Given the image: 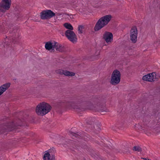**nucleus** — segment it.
I'll return each instance as SVG.
<instances>
[{"mask_svg": "<svg viewBox=\"0 0 160 160\" xmlns=\"http://www.w3.org/2000/svg\"><path fill=\"white\" fill-rule=\"evenodd\" d=\"M88 104L87 100L81 97L68 102H58L55 104L54 107L55 109L58 110L63 108H71L77 111L80 112L84 110L87 108L86 106H88Z\"/></svg>", "mask_w": 160, "mask_h": 160, "instance_id": "obj_1", "label": "nucleus"}, {"mask_svg": "<svg viewBox=\"0 0 160 160\" xmlns=\"http://www.w3.org/2000/svg\"><path fill=\"white\" fill-rule=\"evenodd\" d=\"M10 27L9 38H8L7 37L5 39L4 41L2 42V44L4 47H7V46H10L12 43L14 44L16 42L18 38L19 37L18 33V30L16 27H14L13 28H11L12 27L11 25H9Z\"/></svg>", "mask_w": 160, "mask_h": 160, "instance_id": "obj_2", "label": "nucleus"}, {"mask_svg": "<svg viewBox=\"0 0 160 160\" xmlns=\"http://www.w3.org/2000/svg\"><path fill=\"white\" fill-rule=\"evenodd\" d=\"M22 121L18 119L17 122H10L2 125L0 128V133H2L5 132H9L17 128V126H21L22 124L21 122Z\"/></svg>", "mask_w": 160, "mask_h": 160, "instance_id": "obj_3", "label": "nucleus"}, {"mask_svg": "<svg viewBox=\"0 0 160 160\" xmlns=\"http://www.w3.org/2000/svg\"><path fill=\"white\" fill-rule=\"evenodd\" d=\"M51 109L50 105L47 103L43 102L37 106L36 112L38 115L43 116L49 112Z\"/></svg>", "mask_w": 160, "mask_h": 160, "instance_id": "obj_4", "label": "nucleus"}, {"mask_svg": "<svg viewBox=\"0 0 160 160\" xmlns=\"http://www.w3.org/2000/svg\"><path fill=\"white\" fill-rule=\"evenodd\" d=\"M112 16L110 15H105L100 18L96 24L94 29L95 31L101 29L107 25L111 19Z\"/></svg>", "mask_w": 160, "mask_h": 160, "instance_id": "obj_5", "label": "nucleus"}, {"mask_svg": "<svg viewBox=\"0 0 160 160\" xmlns=\"http://www.w3.org/2000/svg\"><path fill=\"white\" fill-rule=\"evenodd\" d=\"M102 101V98H101L100 97L95 98L94 99V105H93L92 107H90V108L100 111L101 112H107L108 111L104 105H102L100 104H98L99 102L100 103V102Z\"/></svg>", "mask_w": 160, "mask_h": 160, "instance_id": "obj_6", "label": "nucleus"}, {"mask_svg": "<svg viewBox=\"0 0 160 160\" xmlns=\"http://www.w3.org/2000/svg\"><path fill=\"white\" fill-rule=\"evenodd\" d=\"M120 72L117 70H114L112 74L111 83L112 85H116L120 82Z\"/></svg>", "mask_w": 160, "mask_h": 160, "instance_id": "obj_7", "label": "nucleus"}, {"mask_svg": "<svg viewBox=\"0 0 160 160\" xmlns=\"http://www.w3.org/2000/svg\"><path fill=\"white\" fill-rule=\"evenodd\" d=\"M55 14L50 10H43L40 13V17L42 20L50 19L55 16Z\"/></svg>", "mask_w": 160, "mask_h": 160, "instance_id": "obj_8", "label": "nucleus"}, {"mask_svg": "<svg viewBox=\"0 0 160 160\" xmlns=\"http://www.w3.org/2000/svg\"><path fill=\"white\" fill-rule=\"evenodd\" d=\"M11 0H2L0 3V12H4L8 10L11 5Z\"/></svg>", "mask_w": 160, "mask_h": 160, "instance_id": "obj_9", "label": "nucleus"}, {"mask_svg": "<svg viewBox=\"0 0 160 160\" xmlns=\"http://www.w3.org/2000/svg\"><path fill=\"white\" fill-rule=\"evenodd\" d=\"M65 35L68 40L74 43L77 40V38L75 33L70 30H67L65 32Z\"/></svg>", "mask_w": 160, "mask_h": 160, "instance_id": "obj_10", "label": "nucleus"}, {"mask_svg": "<svg viewBox=\"0 0 160 160\" xmlns=\"http://www.w3.org/2000/svg\"><path fill=\"white\" fill-rule=\"evenodd\" d=\"M156 73L153 72L143 76L142 77V79L144 81L153 82L155 81V79H156Z\"/></svg>", "mask_w": 160, "mask_h": 160, "instance_id": "obj_11", "label": "nucleus"}, {"mask_svg": "<svg viewBox=\"0 0 160 160\" xmlns=\"http://www.w3.org/2000/svg\"><path fill=\"white\" fill-rule=\"evenodd\" d=\"M131 40L133 43H135L137 37V30L136 27H133L130 31Z\"/></svg>", "mask_w": 160, "mask_h": 160, "instance_id": "obj_12", "label": "nucleus"}, {"mask_svg": "<svg viewBox=\"0 0 160 160\" xmlns=\"http://www.w3.org/2000/svg\"><path fill=\"white\" fill-rule=\"evenodd\" d=\"M46 152L44 154L43 157V160H55V156L54 155L50 154L51 150H49L46 151Z\"/></svg>", "mask_w": 160, "mask_h": 160, "instance_id": "obj_13", "label": "nucleus"}, {"mask_svg": "<svg viewBox=\"0 0 160 160\" xmlns=\"http://www.w3.org/2000/svg\"><path fill=\"white\" fill-rule=\"evenodd\" d=\"M113 35L112 33L106 32L103 35V38L107 42H111L112 40Z\"/></svg>", "mask_w": 160, "mask_h": 160, "instance_id": "obj_14", "label": "nucleus"}, {"mask_svg": "<svg viewBox=\"0 0 160 160\" xmlns=\"http://www.w3.org/2000/svg\"><path fill=\"white\" fill-rule=\"evenodd\" d=\"M57 73L61 75L64 74L66 76H73L75 74L74 72L61 69L57 70Z\"/></svg>", "mask_w": 160, "mask_h": 160, "instance_id": "obj_15", "label": "nucleus"}, {"mask_svg": "<svg viewBox=\"0 0 160 160\" xmlns=\"http://www.w3.org/2000/svg\"><path fill=\"white\" fill-rule=\"evenodd\" d=\"M68 134L71 136L73 138H80L82 137L83 136L80 132H77V133L73 132H72L69 131Z\"/></svg>", "mask_w": 160, "mask_h": 160, "instance_id": "obj_16", "label": "nucleus"}, {"mask_svg": "<svg viewBox=\"0 0 160 160\" xmlns=\"http://www.w3.org/2000/svg\"><path fill=\"white\" fill-rule=\"evenodd\" d=\"M54 49H55L57 51L62 52L64 51V47L56 42L54 43Z\"/></svg>", "mask_w": 160, "mask_h": 160, "instance_id": "obj_17", "label": "nucleus"}, {"mask_svg": "<svg viewBox=\"0 0 160 160\" xmlns=\"http://www.w3.org/2000/svg\"><path fill=\"white\" fill-rule=\"evenodd\" d=\"M54 43L50 42H47L45 45V48L47 50H54Z\"/></svg>", "mask_w": 160, "mask_h": 160, "instance_id": "obj_18", "label": "nucleus"}, {"mask_svg": "<svg viewBox=\"0 0 160 160\" xmlns=\"http://www.w3.org/2000/svg\"><path fill=\"white\" fill-rule=\"evenodd\" d=\"M10 83H7L3 84L0 86V90L3 93L10 87Z\"/></svg>", "mask_w": 160, "mask_h": 160, "instance_id": "obj_19", "label": "nucleus"}, {"mask_svg": "<svg viewBox=\"0 0 160 160\" xmlns=\"http://www.w3.org/2000/svg\"><path fill=\"white\" fill-rule=\"evenodd\" d=\"M79 143L78 142H71V146L73 148H75L76 149H78V147H79L78 145H79Z\"/></svg>", "mask_w": 160, "mask_h": 160, "instance_id": "obj_20", "label": "nucleus"}, {"mask_svg": "<svg viewBox=\"0 0 160 160\" xmlns=\"http://www.w3.org/2000/svg\"><path fill=\"white\" fill-rule=\"evenodd\" d=\"M64 26L66 28L68 29V30H73V28L72 25L70 23H65Z\"/></svg>", "mask_w": 160, "mask_h": 160, "instance_id": "obj_21", "label": "nucleus"}, {"mask_svg": "<svg viewBox=\"0 0 160 160\" xmlns=\"http://www.w3.org/2000/svg\"><path fill=\"white\" fill-rule=\"evenodd\" d=\"M94 121V119L92 118H89L87 119L86 121V123L88 125H92Z\"/></svg>", "mask_w": 160, "mask_h": 160, "instance_id": "obj_22", "label": "nucleus"}, {"mask_svg": "<svg viewBox=\"0 0 160 160\" xmlns=\"http://www.w3.org/2000/svg\"><path fill=\"white\" fill-rule=\"evenodd\" d=\"M133 151H138V152H141L142 148L139 146H134L132 149Z\"/></svg>", "mask_w": 160, "mask_h": 160, "instance_id": "obj_23", "label": "nucleus"}, {"mask_svg": "<svg viewBox=\"0 0 160 160\" xmlns=\"http://www.w3.org/2000/svg\"><path fill=\"white\" fill-rule=\"evenodd\" d=\"M100 127V124H95L93 127L96 131H99L101 130Z\"/></svg>", "mask_w": 160, "mask_h": 160, "instance_id": "obj_24", "label": "nucleus"}, {"mask_svg": "<svg viewBox=\"0 0 160 160\" xmlns=\"http://www.w3.org/2000/svg\"><path fill=\"white\" fill-rule=\"evenodd\" d=\"M4 24H5L4 22L0 21V31L1 32H3V28L4 27Z\"/></svg>", "mask_w": 160, "mask_h": 160, "instance_id": "obj_25", "label": "nucleus"}, {"mask_svg": "<svg viewBox=\"0 0 160 160\" xmlns=\"http://www.w3.org/2000/svg\"><path fill=\"white\" fill-rule=\"evenodd\" d=\"M84 28V26L82 25H79L78 26V33H82V29Z\"/></svg>", "mask_w": 160, "mask_h": 160, "instance_id": "obj_26", "label": "nucleus"}, {"mask_svg": "<svg viewBox=\"0 0 160 160\" xmlns=\"http://www.w3.org/2000/svg\"><path fill=\"white\" fill-rule=\"evenodd\" d=\"M117 128L120 129V126H119L118 125H114L112 126V129L113 130L116 131V129H117Z\"/></svg>", "mask_w": 160, "mask_h": 160, "instance_id": "obj_27", "label": "nucleus"}, {"mask_svg": "<svg viewBox=\"0 0 160 160\" xmlns=\"http://www.w3.org/2000/svg\"><path fill=\"white\" fill-rule=\"evenodd\" d=\"M122 152H123L124 153H130V152L129 151V150L128 149V148H127L126 149V150H123L122 151Z\"/></svg>", "mask_w": 160, "mask_h": 160, "instance_id": "obj_28", "label": "nucleus"}, {"mask_svg": "<svg viewBox=\"0 0 160 160\" xmlns=\"http://www.w3.org/2000/svg\"><path fill=\"white\" fill-rule=\"evenodd\" d=\"M142 158L144 159V160H151L150 159L146 158Z\"/></svg>", "mask_w": 160, "mask_h": 160, "instance_id": "obj_29", "label": "nucleus"}, {"mask_svg": "<svg viewBox=\"0 0 160 160\" xmlns=\"http://www.w3.org/2000/svg\"><path fill=\"white\" fill-rule=\"evenodd\" d=\"M2 94V93L1 92L0 90V95H1Z\"/></svg>", "mask_w": 160, "mask_h": 160, "instance_id": "obj_30", "label": "nucleus"}]
</instances>
